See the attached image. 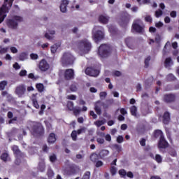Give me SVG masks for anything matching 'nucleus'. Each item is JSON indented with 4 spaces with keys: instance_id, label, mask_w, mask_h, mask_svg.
<instances>
[{
    "instance_id": "nucleus-1",
    "label": "nucleus",
    "mask_w": 179,
    "mask_h": 179,
    "mask_svg": "<svg viewBox=\"0 0 179 179\" xmlns=\"http://www.w3.org/2000/svg\"><path fill=\"white\" fill-rule=\"evenodd\" d=\"M31 133L35 138L44 136V127L41 122H33L31 125Z\"/></svg>"
},
{
    "instance_id": "nucleus-2",
    "label": "nucleus",
    "mask_w": 179,
    "mask_h": 179,
    "mask_svg": "<svg viewBox=\"0 0 179 179\" xmlns=\"http://www.w3.org/2000/svg\"><path fill=\"white\" fill-rule=\"evenodd\" d=\"M77 47L81 54H89L92 50V43L85 38L77 42Z\"/></svg>"
},
{
    "instance_id": "nucleus-3",
    "label": "nucleus",
    "mask_w": 179,
    "mask_h": 179,
    "mask_svg": "<svg viewBox=\"0 0 179 179\" xmlns=\"http://www.w3.org/2000/svg\"><path fill=\"white\" fill-rule=\"evenodd\" d=\"M113 54V48L108 44H101L98 49V55L101 58H108Z\"/></svg>"
},
{
    "instance_id": "nucleus-4",
    "label": "nucleus",
    "mask_w": 179,
    "mask_h": 179,
    "mask_svg": "<svg viewBox=\"0 0 179 179\" xmlns=\"http://www.w3.org/2000/svg\"><path fill=\"white\" fill-rule=\"evenodd\" d=\"M75 57L71 54L69 52H66L63 54L61 58V62L62 66L64 68L69 66L75 63Z\"/></svg>"
},
{
    "instance_id": "nucleus-5",
    "label": "nucleus",
    "mask_w": 179,
    "mask_h": 179,
    "mask_svg": "<svg viewBox=\"0 0 179 179\" xmlns=\"http://www.w3.org/2000/svg\"><path fill=\"white\" fill-rule=\"evenodd\" d=\"M23 22V17L19 15H14L12 19H8L6 20V24L9 29L13 30H16L19 23Z\"/></svg>"
},
{
    "instance_id": "nucleus-6",
    "label": "nucleus",
    "mask_w": 179,
    "mask_h": 179,
    "mask_svg": "<svg viewBox=\"0 0 179 179\" xmlns=\"http://www.w3.org/2000/svg\"><path fill=\"white\" fill-rule=\"evenodd\" d=\"M80 171V168L76 164H70L63 170L64 176H76Z\"/></svg>"
},
{
    "instance_id": "nucleus-7",
    "label": "nucleus",
    "mask_w": 179,
    "mask_h": 179,
    "mask_svg": "<svg viewBox=\"0 0 179 179\" xmlns=\"http://www.w3.org/2000/svg\"><path fill=\"white\" fill-rule=\"evenodd\" d=\"M11 150L16 157L15 163L17 164V166H19V164L21 163L20 159H22V157H24V154L20 151L17 145H13L11 148Z\"/></svg>"
},
{
    "instance_id": "nucleus-8",
    "label": "nucleus",
    "mask_w": 179,
    "mask_h": 179,
    "mask_svg": "<svg viewBox=\"0 0 179 179\" xmlns=\"http://www.w3.org/2000/svg\"><path fill=\"white\" fill-rule=\"evenodd\" d=\"M177 99V96L176 94L170 93L166 94L164 95L163 100L164 103L166 104H171L173 103H176V100Z\"/></svg>"
},
{
    "instance_id": "nucleus-9",
    "label": "nucleus",
    "mask_w": 179,
    "mask_h": 179,
    "mask_svg": "<svg viewBox=\"0 0 179 179\" xmlns=\"http://www.w3.org/2000/svg\"><path fill=\"white\" fill-rule=\"evenodd\" d=\"M64 78L65 80H73L75 79V71L73 69H67L64 71Z\"/></svg>"
},
{
    "instance_id": "nucleus-10",
    "label": "nucleus",
    "mask_w": 179,
    "mask_h": 179,
    "mask_svg": "<svg viewBox=\"0 0 179 179\" xmlns=\"http://www.w3.org/2000/svg\"><path fill=\"white\" fill-rule=\"evenodd\" d=\"M9 13V8L6 4H3L0 8V24L5 20L6 17V13Z\"/></svg>"
},
{
    "instance_id": "nucleus-11",
    "label": "nucleus",
    "mask_w": 179,
    "mask_h": 179,
    "mask_svg": "<svg viewBox=\"0 0 179 179\" xmlns=\"http://www.w3.org/2000/svg\"><path fill=\"white\" fill-rule=\"evenodd\" d=\"M85 73L88 76H94V78H96L100 74V71L97 70L94 67H87L85 69Z\"/></svg>"
},
{
    "instance_id": "nucleus-12",
    "label": "nucleus",
    "mask_w": 179,
    "mask_h": 179,
    "mask_svg": "<svg viewBox=\"0 0 179 179\" xmlns=\"http://www.w3.org/2000/svg\"><path fill=\"white\" fill-rule=\"evenodd\" d=\"M39 69L42 72H45L50 69V64L45 59H43L39 63Z\"/></svg>"
},
{
    "instance_id": "nucleus-13",
    "label": "nucleus",
    "mask_w": 179,
    "mask_h": 179,
    "mask_svg": "<svg viewBox=\"0 0 179 179\" xmlns=\"http://www.w3.org/2000/svg\"><path fill=\"white\" fill-rule=\"evenodd\" d=\"M15 93L19 96V97H22V96L26 93V86L23 84L18 85L15 88Z\"/></svg>"
},
{
    "instance_id": "nucleus-14",
    "label": "nucleus",
    "mask_w": 179,
    "mask_h": 179,
    "mask_svg": "<svg viewBox=\"0 0 179 179\" xmlns=\"http://www.w3.org/2000/svg\"><path fill=\"white\" fill-rule=\"evenodd\" d=\"M169 144L164 137L159 138V141L158 142V148L159 149H167L169 148Z\"/></svg>"
},
{
    "instance_id": "nucleus-15",
    "label": "nucleus",
    "mask_w": 179,
    "mask_h": 179,
    "mask_svg": "<svg viewBox=\"0 0 179 179\" xmlns=\"http://www.w3.org/2000/svg\"><path fill=\"white\" fill-rule=\"evenodd\" d=\"M94 38L96 41H100V40H103V38H104V33L100 30H98L94 34Z\"/></svg>"
},
{
    "instance_id": "nucleus-16",
    "label": "nucleus",
    "mask_w": 179,
    "mask_h": 179,
    "mask_svg": "<svg viewBox=\"0 0 179 179\" xmlns=\"http://www.w3.org/2000/svg\"><path fill=\"white\" fill-rule=\"evenodd\" d=\"M69 5V1L68 0H63L60 5V10L62 13H65L67 10L66 8Z\"/></svg>"
},
{
    "instance_id": "nucleus-17",
    "label": "nucleus",
    "mask_w": 179,
    "mask_h": 179,
    "mask_svg": "<svg viewBox=\"0 0 179 179\" xmlns=\"http://www.w3.org/2000/svg\"><path fill=\"white\" fill-rule=\"evenodd\" d=\"M169 122H170V113L166 111L163 115V123L165 125H169Z\"/></svg>"
},
{
    "instance_id": "nucleus-18",
    "label": "nucleus",
    "mask_w": 179,
    "mask_h": 179,
    "mask_svg": "<svg viewBox=\"0 0 179 179\" xmlns=\"http://www.w3.org/2000/svg\"><path fill=\"white\" fill-rule=\"evenodd\" d=\"M125 43L129 48L132 50L134 48V38L132 37H128L125 39Z\"/></svg>"
},
{
    "instance_id": "nucleus-19",
    "label": "nucleus",
    "mask_w": 179,
    "mask_h": 179,
    "mask_svg": "<svg viewBox=\"0 0 179 179\" xmlns=\"http://www.w3.org/2000/svg\"><path fill=\"white\" fill-rule=\"evenodd\" d=\"M57 141V136L54 133H50L48 138V142L49 143H55Z\"/></svg>"
},
{
    "instance_id": "nucleus-20",
    "label": "nucleus",
    "mask_w": 179,
    "mask_h": 179,
    "mask_svg": "<svg viewBox=\"0 0 179 179\" xmlns=\"http://www.w3.org/2000/svg\"><path fill=\"white\" fill-rule=\"evenodd\" d=\"M132 27L133 29L136 31V33H142V31H143V27L137 23L133 24Z\"/></svg>"
},
{
    "instance_id": "nucleus-21",
    "label": "nucleus",
    "mask_w": 179,
    "mask_h": 179,
    "mask_svg": "<svg viewBox=\"0 0 179 179\" xmlns=\"http://www.w3.org/2000/svg\"><path fill=\"white\" fill-rule=\"evenodd\" d=\"M109 17L103 15H99V21L100 23H103V24H107L108 23Z\"/></svg>"
},
{
    "instance_id": "nucleus-22",
    "label": "nucleus",
    "mask_w": 179,
    "mask_h": 179,
    "mask_svg": "<svg viewBox=\"0 0 179 179\" xmlns=\"http://www.w3.org/2000/svg\"><path fill=\"white\" fill-rule=\"evenodd\" d=\"M99 159H100V155H97L95 152L91 154V155L90 157V160H91V162H92V163H96V162H97L99 160Z\"/></svg>"
},
{
    "instance_id": "nucleus-23",
    "label": "nucleus",
    "mask_w": 179,
    "mask_h": 179,
    "mask_svg": "<svg viewBox=\"0 0 179 179\" xmlns=\"http://www.w3.org/2000/svg\"><path fill=\"white\" fill-rule=\"evenodd\" d=\"M119 23L122 27L127 26L129 23V20L127 17H122L119 21Z\"/></svg>"
},
{
    "instance_id": "nucleus-24",
    "label": "nucleus",
    "mask_w": 179,
    "mask_h": 179,
    "mask_svg": "<svg viewBox=\"0 0 179 179\" xmlns=\"http://www.w3.org/2000/svg\"><path fill=\"white\" fill-rule=\"evenodd\" d=\"M154 137L157 138H164V135L163 134V131L159 129H157L154 131Z\"/></svg>"
},
{
    "instance_id": "nucleus-25",
    "label": "nucleus",
    "mask_w": 179,
    "mask_h": 179,
    "mask_svg": "<svg viewBox=\"0 0 179 179\" xmlns=\"http://www.w3.org/2000/svg\"><path fill=\"white\" fill-rule=\"evenodd\" d=\"M99 157L101 159H104V157H106V156H108V155H110V151H108L107 150H102L99 152Z\"/></svg>"
},
{
    "instance_id": "nucleus-26",
    "label": "nucleus",
    "mask_w": 179,
    "mask_h": 179,
    "mask_svg": "<svg viewBox=\"0 0 179 179\" xmlns=\"http://www.w3.org/2000/svg\"><path fill=\"white\" fill-rule=\"evenodd\" d=\"M166 82H174V80H177V78L173 73H169L166 76Z\"/></svg>"
},
{
    "instance_id": "nucleus-27",
    "label": "nucleus",
    "mask_w": 179,
    "mask_h": 179,
    "mask_svg": "<svg viewBox=\"0 0 179 179\" xmlns=\"http://www.w3.org/2000/svg\"><path fill=\"white\" fill-rule=\"evenodd\" d=\"M171 65H173V59L171 57H167L164 62L165 68H169V66H171Z\"/></svg>"
},
{
    "instance_id": "nucleus-28",
    "label": "nucleus",
    "mask_w": 179,
    "mask_h": 179,
    "mask_svg": "<svg viewBox=\"0 0 179 179\" xmlns=\"http://www.w3.org/2000/svg\"><path fill=\"white\" fill-rule=\"evenodd\" d=\"M108 31H110V33H111V34H117L118 33V29H117V27L111 25L108 28Z\"/></svg>"
},
{
    "instance_id": "nucleus-29",
    "label": "nucleus",
    "mask_w": 179,
    "mask_h": 179,
    "mask_svg": "<svg viewBox=\"0 0 179 179\" xmlns=\"http://www.w3.org/2000/svg\"><path fill=\"white\" fill-rule=\"evenodd\" d=\"M36 87L40 93H43V92H44V85L43 83L36 84Z\"/></svg>"
},
{
    "instance_id": "nucleus-30",
    "label": "nucleus",
    "mask_w": 179,
    "mask_h": 179,
    "mask_svg": "<svg viewBox=\"0 0 179 179\" xmlns=\"http://www.w3.org/2000/svg\"><path fill=\"white\" fill-rule=\"evenodd\" d=\"M137 112H138V108H136V106H133L130 108V113L131 115H134V117H136Z\"/></svg>"
},
{
    "instance_id": "nucleus-31",
    "label": "nucleus",
    "mask_w": 179,
    "mask_h": 179,
    "mask_svg": "<svg viewBox=\"0 0 179 179\" xmlns=\"http://www.w3.org/2000/svg\"><path fill=\"white\" fill-rule=\"evenodd\" d=\"M38 170L41 171V173H44V171H45V164L44 163H39Z\"/></svg>"
},
{
    "instance_id": "nucleus-32",
    "label": "nucleus",
    "mask_w": 179,
    "mask_h": 179,
    "mask_svg": "<svg viewBox=\"0 0 179 179\" xmlns=\"http://www.w3.org/2000/svg\"><path fill=\"white\" fill-rule=\"evenodd\" d=\"M72 141H78V133L76 130H73L71 134Z\"/></svg>"
},
{
    "instance_id": "nucleus-33",
    "label": "nucleus",
    "mask_w": 179,
    "mask_h": 179,
    "mask_svg": "<svg viewBox=\"0 0 179 179\" xmlns=\"http://www.w3.org/2000/svg\"><path fill=\"white\" fill-rule=\"evenodd\" d=\"M47 176L48 178H52V177L55 176L54 171H52L51 169H48L47 171Z\"/></svg>"
},
{
    "instance_id": "nucleus-34",
    "label": "nucleus",
    "mask_w": 179,
    "mask_h": 179,
    "mask_svg": "<svg viewBox=\"0 0 179 179\" xmlns=\"http://www.w3.org/2000/svg\"><path fill=\"white\" fill-rule=\"evenodd\" d=\"M67 108L69 110V111H73V103L72 101H68L67 102Z\"/></svg>"
},
{
    "instance_id": "nucleus-35",
    "label": "nucleus",
    "mask_w": 179,
    "mask_h": 179,
    "mask_svg": "<svg viewBox=\"0 0 179 179\" xmlns=\"http://www.w3.org/2000/svg\"><path fill=\"white\" fill-rule=\"evenodd\" d=\"M6 85H8V82L5 80L0 82V90H5Z\"/></svg>"
},
{
    "instance_id": "nucleus-36",
    "label": "nucleus",
    "mask_w": 179,
    "mask_h": 179,
    "mask_svg": "<svg viewBox=\"0 0 179 179\" xmlns=\"http://www.w3.org/2000/svg\"><path fill=\"white\" fill-rule=\"evenodd\" d=\"M8 156H9V155H8V153L4 152V153L1 154V159L3 160V162H7Z\"/></svg>"
},
{
    "instance_id": "nucleus-37",
    "label": "nucleus",
    "mask_w": 179,
    "mask_h": 179,
    "mask_svg": "<svg viewBox=\"0 0 179 179\" xmlns=\"http://www.w3.org/2000/svg\"><path fill=\"white\" fill-rule=\"evenodd\" d=\"M90 171H87L84 173L81 179H90Z\"/></svg>"
},
{
    "instance_id": "nucleus-38",
    "label": "nucleus",
    "mask_w": 179,
    "mask_h": 179,
    "mask_svg": "<svg viewBox=\"0 0 179 179\" xmlns=\"http://www.w3.org/2000/svg\"><path fill=\"white\" fill-rule=\"evenodd\" d=\"M71 92H76L78 90V86L76 84H71L69 87Z\"/></svg>"
},
{
    "instance_id": "nucleus-39",
    "label": "nucleus",
    "mask_w": 179,
    "mask_h": 179,
    "mask_svg": "<svg viewBox=\"0 0 179 179\" xmlns=\"http://www.w3.org/2000/svg\"><path fill=\"white\" fill-rule=\"evenodd\" d=\"M155 160L157 163H162V162L163 161V159L162 158V156L160 155L157 154L155 155Z\"/></svg>"
},
{
    "instance_id": "nucleus-40",
    "label": "nucleus",
    "mask_w": 179,
    "mask_h": 179,
    "mask_svg": "<svg viewBox=\"0 0 179 179\" xmlns=\"http://www.w3.org/2000/svg\"><path fill=\"white\" fill-rule=\"evenodd\" d=\"M32 103H33V106L34 107H35V108H40V105H38V102L37 101V99H34L32 100Z\"/></svg>"
},
{
    "instance_id": "nucleus-41",
    "label": "nucleus",
    "mask_w": 179,
    "mask_h": 179,
    "mask_svg": "<svg viewBox=\"0 0 179 179\" xmlns=\"http://www.w3.org/2000/svg\"><path fill=\"white\" fill-rule=\"evenodd\" d=\"M105 123L106 122H104V120H97L94 122V124L97 127H101V125H104Z\"/></svg>"
},
{
    "instance_id": "nucleus-42",
    "label": "nucleus",
    "mask_w": 179,
    "mask_h": 179,
    "mask_svg": "<svg viewBox=\"0 0 179 179\" xmlns=\"http://www.w3.org/2000/svg\"><path fill=\"white\" fill-rule=\"evenodd\" d=\"M78 135H81V134H85L86 132V128L82 127L76 131Z\"/></svg>"
},
{
    "instance_id": "nucleus-43",
    "label": "nucleus",
    "mask_w": 179,
    "mask_h": 179,
    "mask_svg": "<svg viewBox=\"0 0 179 179\" xmlns=\"http://www.w3.org/2000/svg\"><path fill=\"white\" fill-rule=\"evenodd\" d=\"M113 148L117 151V153H120V152L122 150L120 145L118 144L113 145Z\"/></svg>"
},
{
    "instance_id": "nucleus-44",
    "label": "nucleus",
    "mask_w": 179,
    "mask_h": 179,
    "mask_svg": "<svg viewBox=\"0 0 179 179\" xmlns=\"http://www.w3.org/2000/svg\"><path fill=\"white\" fill-rule=\"evenodd\" d=\"M110 171L112 176H115L117 174V168L115 166H111Z\"/></svg>"
},
{
    "instance_id": "nucleus-45",
    "label": "nucleus",
    "mask_w": 179,
    "mask_h": 179,
    "mask_svg": "<svg viewBox=\"0 0 179 179\" xmlns=\"http://www.w3.org/2000/svg\"><path fill=\"white\" fill-rule=\"evenodd\" d=\"M57 50H58V47L57 46V44H54L51 48H50V50H51V52L52 54H55V52H57Z\"/></svg>"
},
{
    "instance_id": "nucleus-46",
    "label": "nucleus",
    "mask_w": 179,
    "mask_h": 179,
    "mask_svg": "<svg viewBox=\"0 0 179 179\" xmlns=\"http://www.w3.org/2000/svg\"><path fill=\"white\" fill-rule=\"evenodd\" d=\"M119 174L121 177L124 178L127 176V171L125 169H120L119 170Z\"/></svg>"
},
{
    "instance_id": "nucleus-47",
    "label": "nucleus",
    "mask_w": 179,
    "mask_h": 179,
    "mask_svg": "<svg viewBox=\"0 0 179 179\" xmlns=\"http://www.w3.org/2000/svg\"><path fill=\"white\" fill-rule=\"evenodd\" d=\"M8 50H9L8 47L6 48H2L0 47V54H6V52L8 51Z\"/></svg>"
},
{
    "instance_id": "nucleus-48",
    "label": "nucleus",
    "mask_w": 179,
    "mask_h": 179,
    "mask_svg": "<svg viewBox=\"0 0 179 179\" xmlns=\"http://www.w3.org/2000/svg\"><path fill=\"white\" fill-rule=\"evenodd\" d=\"M145 20L148 23H152L153 22V19L152 18V16H150V15H146L145 17Z\"/></svg>"
},
{
    "instance_id": "nucleus-49",
    "label": "nucleus",
    "mask_w": 179,
    "mask_h": 179,
    "mask_svg": "<svg viewBox=\"0 0 179 179\" xmlns=\"http://www.w3.org/2000/svg\"><path fill=\"white\" fill-rule=\"evenodd\" d=\"M19 76L22 78L23 76H27V71L26 70H21L19 73Z\"/></svg>"
},
{
    "instance_id": "nucleus-50",
    "label": "nucleus",
    "mask_w": 179,
    "mask_h": 179,
    "mask_svg": "<svg viewBox=\"0 0 179 179\" xmlns=\"http://www.w3.org/2000/svg\"><path fill=\"white\" fill-rule=\"evenodd\" d=\"M166 136H167V138L169 139V141L170 142H173V140L171 139V132H170V131H169V130H166Z\"/></svg>"
},
{
    "instance_id": "nucleus-51",
    "label": "nucleus",
    "mask_w": 179,
    "mask_h": 179,
    "mask_svg": "<svg viewBox=\"0 0 179 179\" xmlns=\"http://www.w3.org/2000/svg\"><path fill=\"white\" fill-rule=\"evenodd\" d=\"M50 160L52 163H55V162L57 161V155L55 154H53L52 155L50 156Z\"/></svg>"
},
{
    "instance_id": "nucleus-52",
    "label": "nucleus",
    "mask_w": 179,
    "mask_h": 179,
    "mask_svg": "<svg viewBox=\"0 0 179 179\" xmlns=\"http://www.w3.org/2000/svg\"><path fill=\"white\" fill-rule=\"evenodd\" d=\"M94 110L96 114H98V115H101V108H100V107H99L98 106H96L94 107Z\"/></svg>"
},
{
    "instance_id": "nucleus-53",
    "label": "nucleus",
    "mask_w": 179,
    "mask_h": 179,
    "mask_svg": "<svg viewBox=\"0 0 179 179\" xmlns=\"http://www.w3.org/2000/svg\"><path fill=\"white\" fill-rule=\"evenodd\" d=\"M150 62V56H148L145 59V67L148 68L149 66V62Z\"/></svg>"
},
{
    "instance_id": "nucleus-54",
    "label": "nucleus",
    "mask_w": 179,
    "mask_h": 179,
    "mask_svg": "<svg viewBox=\"0 0 179 179\" xmlns=\"http://www.w3.org/2000/svg\"><path fill=\"white\" fill-rule=\"evenodd\" d=\"M45 122L47 131H51V129H52V125L51 124V123L47 122Z\"/></svg>"
},
{
    "instance_id": "nucleus-55",
    "label": "nucleus",
    "mask_w": 179,
    "mask_h": 179,
    "mask_svg": "<svg viewBox=\"0 0 179 179\" xmlns=\"http://www.w3.org/2000/svg\"><path fill=\"white\" fill-rule=\"evenodd\" d=\"M73 111L74 115H79L80 114V111H82V110H80L79 108H74V109H73Z\"/></svg>"
},
{
    "instance_id": "nucleus-56",
    "label": "nucleus",
    "mask_w": 179,
    "mask_h": 179,
    "mask_svg": "<svg viewBox=\"0 0 179 179\" xmlns=\"http://www.w3.org/2000/svg\"><path fill=\"white\" fill-rule=\"evenodd\" d=\"M117 143H122L124 142V137L122 136H118L117 138Z\"/></svg>"
},
{
    "instance_id": "nucleus-57",
    "label": "nucleus",
    "mask_w": 179,
    "mask_h": 179,
    "mask_svg": "<svg viewBox=\"0 0 179 179\" xmlns=\"http://www.w3.org/2000/svg\"><path fill=\"white\" fill-rule=\"evenodd\" d=\"M163 15V11L162 10H158L155 12L156 17H160Z\"/></svg>"
},
{
    "instance_id": "nucleus-58",
    "label": "nucleus",
    "mask_w": 179,
    "mask_h": 179,
    "mask_svg": "<svg viewBox=\"0 0 179 179\" xmlns=\"http://www.w3.org/2000/svg\"><path fill=\"white\" fill-rule=\"evenodd\" d=\"M49 149L50 148H48V146L46 144L43 145L42 147L43 152H45V153H48Z\"/></svg>"
},
{
    "instance_id": "nucleus-59",
    "label": "nucleus",
    "mask_w": 179,
    "mask_h": 179,
    "mask_svg": "<svg viewBox=\"0 0 179 179\" xmlns=\"http://www.w3.org/2000/svg\"><path fill=\"white\" fill-rule=\"evenodd\" d=\"M120 114H122V115H127V114H128V112L124 108H120Z\"/></svg>"
},
{
    "instance_id": "nucleus-60",
    "label": "nucleus",
    "mask_w": 179,
    "mask_h": 179,
    "mask_svg": "<svg viewBox=\"0 0 179 179\" xmlns=\"http://www.w3.org/2000/svg\"><path fill=\"white\" fill-rule=\"evenodd\" d=\"M20 61H24V59H26V53L24 52H22L20 55V57H19Z\"/></svg>"
},
{
    "instance_id": "nucleus-61",
    "label": "nucleus",
    "mask_w": 179,
    "mask_h": 179,
    "mask_svg": "<svg viewBox=\"0 0 179 179\" xmlns=\"http://www.w3.org/2000/svg\"><path fill=\"white\" fill-rule=\"evenodd\" d=\"M28 78L29 79H32V80H36L37 78H36V76H34V73H31L28 75Z\"/></svg>"
},
{
    "instance_id": "nucleus-62",
    "label": "nucleus",
    "mask_w": 179,
    "mask_h": 179,
    "mask_svg": "<svg viewBox=\"0 0 179 179\" xmlns=\"http://www.w3.org/2000/svg\"><path fill=\"white\" fill-rule=\"evenodd\" d=\"M13 68H14V69H15L16 71L20 69V65H19V63L15 62L13 65Z\"/></svg>"
},
{
    "instance_id": "nucleus-63",
    "label": "nucleus",
    "mask_w": 179,
    "mask_h": 179,
    "mask_svg": "<svg viewBox=\"0 0 179 179\" xmlns=\"http://www.w3.org/2000/svg\"><path fill=\"white\" fill-rule=\"evenodd\" d=\"M68 100H76V95L71 94L67 96Z\"/></svg>"
},
{
    "instance_id": "nucleus-64",
    "label": "nucleus",
    "mask_w": 179,
    "mask_h": 179,
    "mask_svg": "<svg viewBox=\"0 0 179 179\" xmlns=\"http://www.w3.org/2000/svg\"><path fill=\"white\" fill-rule=\"evenodd\" d=\"M103 162L98 160L96 162L95 166H96V167H101V166H103Z\"/></svg>"
}]
</instances>
